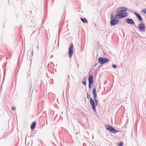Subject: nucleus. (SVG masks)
Here are the masks:
<instances>
[{"mask_svg":"<svg viewBox=\"0 0 146 146\" xmlns=\"http://www.w3.org/2000/svg\"><path fill=\"white\" fill-rule=\"evenodd\" d=\"M119 20L115 19L113 15H111L110 17V22L111 26H114L118 24L119 23Z\"/></svg>","mask_w":146,"mask_h":146,"instance_id":"nucleus-1","label":"nucleus"},{"mask_svg":"<svg viewBox=\"0 0 146 146\" xmlns=\"http://www.w3.org/2000/svg\"><path fill=\"white\" fill-rule=\"evenodd\" d=\"M106 128L108 130L113 133H115L117 132V131L113 127L109 125H106Z\"/></svg>","mask_w":146,"mask_h":146,"instance_id":"nucleus-2","label":"nucleus"},{"mask_svg":"<svg viewBox=\"0 0 146 146\" xmlns=\"http://www.w3.org/2000/svg\"><path fill=\"white\" fill-rule=\"evenodd\" d=\"M108 61V59L105 58L99 57L98 59V62L101 64H103Z\"/></svg>","mask_w":146,"mask_h":146,"instance_id":"nucleus-3","label":"nucleus"},{"mask_svg":"<svg viewBox=\"0 0 146 146\" xmlns=\"http://www.w3.org/2000/svg\"><path fill=\"white\" fill-rule=\"evenodd\" d=\"M73 45L72 44L70 45L69 48L68 54L70 58H71L73 54Z\"/></svg>","mask_w":146,"mask_h":146,"instance_id":"nucleus-4","label":"nucleus"},{"mask_svg":"<svg viewBox=\"0 0 146 146\" xmlns=\"http://www.w3.org/2000/svg\"><path fill=\"white\" fill-rule=\"evenodd\" d=\"M90 105L92 106V109L93 110L94 112H96V104H95V103L94 102L92 98H90Z\"/></svg>","mask_w":146,"mask_h":146,"instance_id":"nucleus-5","label":"nucleus"},{"mask_svg":"<svg viewBox=\"0 0 146 146\" xmlns=\"http://www.w3.org/2000/svg\"><path fill=\"white\" fill-rule=\"evenodd\" d=\"M89 80V88L90 89L92 86H91V85L93 83V76L92 75H90L88 78Z\"/></svg>","mask_w":146,"mask_h":146,"instance_id":"nucleus-6","label":"nucleus"},{"mask_svg":"<svg viewBox=\"0 0 146 146\" xmlns=\"http://www.w3.org/2000/svg\"><path fill=\"white\" fill-rule=\"evenodd\" d=\"M140 31L142 32H144L145 31V25L142 23L140 24L138 26Z\"/></svg>","mask_w":146,"mask_h":146,"instance_id":"nucleus-7","label":"nucleus"},{"mask_svg":"<svg viewBox=\"0 0 146 146\" xmlns=\"http://www.w3.org/2000/svg\"><path fill=\"white\" fill-rule=\"evenodd\" d=\"M123 13H119L115 14V17L116 19H121L123 18Z\"/></svg>","mask_w":146,"mask_h":146,"instance_id":"nucleus-8","label":"nucleus"},{"mask_svg":"<svg viewBox=\"0 0 146 146\" xmlns=\"http://www.w3.org/2000/svg\"><path fill=\"white\" fill-rule=\"evenodd\" d=\"M125 21L128 24H130L131 25H133L134 24V21L130 18H127L125 20Z\"/></svg>","mask_w":146,"mask_h":146,"instance_id":"nucleus-9","label":"nucleus"},{"mask_svg":"<svg viewBox=\"0 0 146 146\" xmlns=\"http://www.w3.org/2000/svg\"><path fill=\"white\" fill-rule=\"evenodd\" d=\"M134 14L136 15L137 17L138 20L139 21H142V19L141 16L138 14L136 12H134Z\"/></svg>","mask_w":146,"mask_h":146,"instance_id":"nucleus-10","label":"nucleus"},{"mask_svg":"<svg viewBox=\"0 0 146 146\" xmlns=\"http://www.w3.org/2000/svg\"><path fill=\"white\" fill-rule=\"evenodd\" d=\"M36 125V122L35 121H34L33 123L31 124V126L30 127V128L31 129H34Z\"/></svg>","mask_w":146,"mask_h":146,"instance_id":"nucleus-11","label":"nucleus"},{"mask_svg":"<svg viewBox=\"0 0 146 146\" xmlns=\"http://www.w3.org/2000/svg\"><path fill=\"white\" fill-rule=\"evenodd\" d=\"M93 95L94 97H96L97 93L96 90L95 88H94L93 90Z\"/></svg>","mask_w":146,"mask_h":146,"instance_id":"nucleus-12","label":"nucleus"},{"mask_svg":"<svg viewBox=\"0 0 146 146\" xmlns=\"http://www.w3.org/2000/svg\"><path fill=\"white\" fill-rule=\"evenodd\" d=\"M115 12L116 13H119L121 12H122V10H121V7H119L117 9L115 10Z\"/></svg>","mask_w":146,"mask_h":146,"instance_id":"nucleus-13","label":"nucleus"},{"mask_svg":"<svg viewBox=\"0 0 146 146\" xmlns=\"http://www.w3.org/2000/svg\"><path fill=\"white\" fill-rule=\"evenodd\" d=\"M80 19L82 21V22L84 23H86L87 22V19L85 18H81Z\"/></svg>","mask_w":146,"mask_h":146,"instance_id":"nucleus-14","label":"nucleus"},{"mask_svg":"<svg viewBox=\"0 0 146 146\" xmlns=\"http://www.w3.org/2000/svg\"><path fill=\"white\" fill-rule=\"evenodd\" d=\"M86 78L84 77L82 81V83H83V84L84 85H85L86 84Z\"/></svg>","mask_w":146,"mask_h":146,"instance_id":"nucleus-15","label":"nucleus"},{"mask_svg":"<svg viewBox=\"0 0 146 146\" xmlns=\"http://www.w3.org/2000/svg\"><path fill=\"white\" fill-rule=\"evenodd\" d=\"M123 13V18L127 16L128 15V13L127 12H124L122 13Z\"/></svg>","mask_w":146,"mask_h":146,"instance_id":"nucleus-16","label":"nucleus"},{"mask_svg":"<svg viewBox=\"0 0 146 146\" xmlns=\"http://www.w3.org/2000/svg\"><path fill=\"white\" fill-rule=\"evenodd\" d=\"M121 10H122V11L123 12L125 11H126L127 9V7H121Z\"/></svg>","mask_w":146,"mask_h":146,"instance_id":"nucleus-17","label":"nucleus"},{"mask_svg":"<svg viewBox=\"0 0 146 146\" xmlns=\"http://www.w3.org/2000/svg\"><path fill=\"white\" fill-rule=\"evenodd\" d=\"M94 102L95 103V104H96V105H97V103H98V102L97 100L96 99V97H94Z\"/></svg>","mask_w":146,"mask_h":146,"instance_id":"nucleus-18","label":"nucleus"},{"mask_svg":"<svg viewBox=\"0 0 146 146\" xmlns=\"http://www.w3.org/2000/svg\"><path fill=\"white\" fill-rule=\"evenodd\" d=\"M123 145V143L122 142H120L119 143L118 145L119 146H122Z\"/></svg>","mask_w":146,"mask_h":146,"instance_id":"nucleus-19","label":"nucleus"},{"mask_svg":"<svg viewBox=\"0 0 146 146\" xmlns=\"http://www.w3.org/2000/svg\"><path fill=\"white\" fill-rule=\"evenodd\" d=\"M142 12L146 14V9H143L142 10Z\"/></svg>","mask_w":146,"mask_h":146,"instance_id":"nucleus-20","label":"nucleus"},{"mask_svg":"<svg viewBox=\"0 0 146 146\" xmlns=\"http://www.w3.org/2000/svg\"><path fill=\"white\" fill-rule=\"evenodd\" d=\"M16 110V108L15 107H14L13 106H12V110Z\"/></svg>","mask_w":146,"mask_h":146,"instance_id":"nucleus-21","label":"nucleus"},{"mask_svg":"<svg viewBox=\"0 0 146 146\" xmlns=\"http://www.w3.org/2000/svg\"><path fill=\"white\" fill-rule=\"evenodd\" d=\"M112 67L114 68H116V66L115 64H113L112 65Z\"/></svg>","mask_w":146,"mask_h":146,"instance_id":"nucleus-22","label":"nucleus"},{"mask_svg":"<svg viewBox=\"0 0 146 146\" xmlns=\"http://www.w3.org/2000/svg\"><path fill=\"white\" fill-rule=\"evenodd\" d=\"M90 96L88 94V93H87V97L88 99H89L90 97Z\"/></svg>","mask_w":146,"mask_h":146,"instance_id":"nucleus-23","label":"nucleus"},{"mask_svg":"<svg viewBox=\"0 0 146 146\" xmlns=\"http://www.w3.org/2000/svg\"><path fill=\"white\" fill-rule=\"evenodd\" d=\"M33 52H32V54H33Z\"/></svg>","mask_w":146,"mask_h":146,"instance_id":"nucleus-24","label":"nucleus"}]
</instances>
